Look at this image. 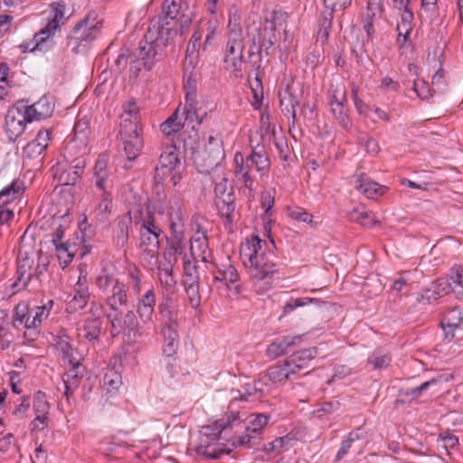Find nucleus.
Here are the masks:
<instances>
[{"instance_id": "864d4df0", "label": "nucleus", "mask_w": 463, "mask_h": 463, "mask_svg": "<svg viewBox=\"0 0 463 463\" xmlns=\"http://www.w3.org/2000/svg\"><path fill=\"white\" fill-rule=\"evenodd\" d=\"M292 440L293 439L289 435L279 437L273 441L266 444L264 447V451L268 453L279 454L281 451L288 449L290 447Z\"/></svg>"}, {"instance_id": "aec40b11", "label": "nucleus", "mask_w": 463, "mask_h": 463, "mask_svg": "<svg viewBox=\"0 0 463 463\" xmlns=\"http://www.w3.org/2000/svg\"><path fill=\"white\" fill-rule=\"evenodd\" d=\"M180 165L177 148L175 146H166L161 153L158 165L155 169L154 180L156 184H160L164 179L177 169Z\"/></svg>"}, {"instance_id": "c9c22d12", "label": "nucleus", "mask_w": 463, "mask_h": 463, "mask_svg": "<svg viewBox=\"0 0 463 463\" xmlns=\"http://www.w3.org/2000/svg\"><path fill=\"white\" fill-rule=\"evenodd\" d=\"M216 209L225 223L230 227L239 219V213L237 211L235 196L227 197L214 202Z\"/></svg>"}, {"instance_id": "e433bc0d", "label": "nucleus", "mask_w": 463, "mask_h": 463, "mask_svg": "<svg viewBox=\"0 0 463 463\" xmlns=\"http://www.w3.org/2000/svg\"><path fill=\"white\" fill-rule=\"evenodd\" d=\"M27 117L25 111L21 113L17 111V115L9 113L5 118V130L11 139H14L22 135L25 128Z\"/></svg>"}, {"instance_id": "5701e85b", "label": "nucleus", "mask_w": 463, "mask_h": 463, "mask_svg": "<svg viewBox=\"0 0 463 463\" xmlns=\"http://www.w3.org/2000/svg\"><path fill=\"white\" fill-rule=\"evenodd\" d=\"M177 261L170 254H163L162 260L158 261L157 277L165 291L170 295L174 292L176 281L173 276V269Z\"/></svg>"}, {"instance_id": "3c124183", "label": "nucleus", "mask_w": 463, "mask_h": 463, "mask_svg": "<svg viewBox=\"0 0 463 463\" xmlns=\"http://www.w3.org/2000/svg\"><path fill=\"white\" fill-rule=\"evenodd\" d=\"M90 298L89 288H78L75 287V294L73 298L68 304V309L77 311L83 309Z\"/></svg>"}, {"instance_id": "a18cd8bd", "label": "nucleus", "mask_w": 463, "mask_h": 463, "mask_svg": "<svg viewBox=\"0 0 463 463\" xmlns=\"http://www.w3.org/2000/svg\"><path fill=\"white\" fill-rule=\"evenodd\" d=\"M463 322V307H455L445 312L440 325L444 330L449 328L452 331L458 328Z\"/></svg>"}, {"instance_id": "393cba45", "label": "nucleus", "mask_w": 463, "mask_h": 463, "mask_svg": "<svg viewBox=\"0 0 463 463\" xmlns=\"http://www.w3.org/2000/svg\"><path fill=\"white\" fill-rule=\"evenodd\" d=\"M302 335H286L276 339L266 349V354L270 359H276L285 354L288 349L298 346L302 343Z\"/></svg>"}, {"instance_id": "7c9ffc66", "label": "nucleus", "mask_w": 463, "mask_h": 463, "mask_svg": "<svg viewBox=\"0 0 463 463\" xmlns=\"http://www.w3.org/2000/svg\"><path fill=\"white\" fill-rule=\"evenodd\" d=\"M56 347L63 354V360L67 361L70 365H80V357L71 342V337L64 332L61 331L57 335Z\"/></svg>"}, {"instance_id": "412c9836", "label": "nucleus", "mask_w": 463, "mask_h": 463, "mask_svg": "<svg viewBox=\"0 0 463 463\" xmlns=\"http://www.w3.org/2000/svg\"><path fill=\"white\" fill-rule=\"evenodd\" d=\"M185 108L184 127L187 125L192 129H196L207 116V110L203 109V103L194 99V92H187L185 96Z\"/></svg>"}, {"instance_id": "338daca9", "label": "nucleus", "mask_w": 463, "mask_h": 463, "mask_svg": "<svg viewBox=\"0 0 463 463\" xmlns=\"http://www.w3.org/2000/svg\"><path fill=\"white\" fill-rule=\"evenodd\" d=\"M185 293L187 295L190 306L196 309L201 305V294L199 289V283L184 285Z\"/></svg>"}, {"instance_id": "1a4fd4ad", "label": "nucleus", "mask_w": 463, "mask_h": 463, "mask_svg": "<svg viewBox=\"0 0 463 463\" xmlns=\"http://www.w3.org/2000/svg\"><path fill=\"white\" fill-rule=\"evenodd\" d=\"M245 44L243 33L233 29L227 33V42L223 52L224 69L236 78L242 77V67L245 63Z\"/></svg>"}, {"instance_id": "13d9d810", "label": "nucleus", "mask_w": 463, "mask_h": 463, "mask_svg": "<svg viewBox=\"0 0 463 463\" xmlns=\"http://www.w3.org/2000/svg\"><path fill=\"white\" fill-rule=\"evenodd\" d=\"M199 283V273L194 262L185 260L184 262V285H191Z\"/></svg>"}, {"instance_id": "5fc2aeb1", "label": "nucleus", "mask_w": 463, "mask_h": 463, "mask_svg": "<svg viewBox=\"0 0 463 463\" xmlns=\"http://www.w3.org/2000/svg\"><path fill=\"white\" fill-rule=\"evenodd\" d=\"M33 410L35 415L49 416L50 404L44 392L38 391L33 396Z\"/></svg>"}, {"instance_id": "c85d7f7f", "label": "nucleus", "mask_w": 463, "mask_h": 463, "mask_svg": "<svg viewBox=\"0 0 463 463\" xmlns=\"http://www.w3.org/2000/svg\"><path fill=\"white\" fill-rule=\"evenodd\" d=\"M239 279V273L227 258L224 261L216 264V271L213 273V283H222L228 287L230 283H235Z\"/></svg>"}, {"instance_id": "774afa93", "label": "nucleus", "mask_w": 463, "mask_h": 463, "mask_svg": "<svg viewBox=\"0 0 463 463\" xmlns=\"http://www.w3.org/2000/svg\"><path fill=\"white\" fill-rule=\"evenodd\" d=\"M341 402L338 400H332L321 404L319 408L313 411V415L322 418L325 414H332L341 408Z\"/></svg>"}, {"instance_id": "603ef678", "label": "nucleus", "mask_w": 463, "mask_h": 463, "mask_svg": "<svg viewBox=\"0 0 463 463\" xmlns=\"http://www.w3.org/2000/svg\"><path fill=\"white\" fill-rule=\"evenodd\" d=\"M453 292L458 298L463 299V266H457L451 269L449 275Z\"/></svg>"}, {"instance_id": "ddd939ff", "label": "nucleus", "mask_w": 463, "mask_h": 463, "mask_svg": "<svg viewBox=\"0 0 463 463\" xmlns=\"http://www.w3.org/2000/svg\"><path fill=\"white\" fill-rule=\"evenodd\" d=\"M99 33L96 24H90L88 19L80 21L68 37V46L75 54L84 52L89 44L94 41Z\"/></svg>"}, {"instance_id": "6e6d98bb", "label": "nucleus", "mask_w": 463, "mask_h": 463, "mask_svg": "<svg viewBox=\"0 0 463 463\" xmlns=\"http://www.w3.org/2000/svg\"><path fill=\"white\" fill-rule=\"evenodd\" d=\"M55 248L60 264L62 265V268L67 267L74 257V253L71 250L72 245L68 242L57 243Z\"/></svg>"}, {"instance_id": "20e7f679", "label": "nucleus", "mask_w": 463, "mask_h": 463, "mask_svg": "<svg viewBox=\"0 0 463 463\" xmlns=\"http://www.w3.org/2000/svg\"><path fill=\"white\" fill-rule=\"evenodd\" d=\"M234 176L249 192L248 197H254L256 190V180L254 172L264 175L268 173L270 162L263 150L253 149L251 153L244 157L241 152H236L233 157Z\"/></svg>"}, {"instance_id": "9b49d317", "label": "nucleus", "mask_w": 463, "mask_h": 463, "mask_svg": "<svg viewBox=\"0 0 463 463\" xmlns=\"http://www.w3.org/2000/svg\"><path fill=\"white\" fill-rule=\"evenodd\" d=\"M157 213L167 222L170 233L184 232L186 212L184 200L181 194L171 195L165 205L158 209Z\"/></svg>"}, {"instance_id": "4c0bfd02", "label": "nucleus", "mask_w": 463, "mask_h": 463, "mask_svg": "<svg viewBox=\"0 0 463 463\" xmlns=\"http://www.w3.org/2000/svg\"><path fill=\"white\" fill-rule=\"evenodd\" d=\"M112 209V196L110 191L102 192L100 195V201L96 205L90 215L93 219L99 223L106 222Z\"/></svg>"}, {"instance_id": "cd10ccee", "label": "nucleus", "mask_w": 463, "mask_h": 463, "mask_svg": "<svg viewBox=\"0 0 463 463\" xmlns=\"http://www.w3.org/2000/svg\"><path fill=\"white\" fill-rule=\"evenodd\" d=\"M63 16L64 14L61 10L58 8L54 10L53 18L48 22L43 29L34 34L33 42L35 43V46L33 49L43 50V43L60 28V22L62 20Z\"/></svg>"}, {"instance_id": "0eeeda50", "label": "nucleus", "mask_w": 463, "mask_h": 463, "mask_svg": "<svg viewBox=\"0 0 463 463\" xmlns=\"http://www.w3.org/2000/svg\"><path fill=\"white\" fill-rule=\"evenodd\" d=\"M104 317L111 325L113 336L122 334L128 343H137L149 335V328H145L133 310L123 312H104Z\"/></svg>"}, {"instance_id": "f704fd0d", "label": "nucleus", "mask_w": 463, "mask_h": 463, "mask_svg": "<svg viewBox=\"0 0 463 463\" xmlns=\"http://www.w3.org/2000/svg\"><path fill=\"white\" fill-rule=\"evenodd\" d=\"M93 176L95 178V185L101 192L109 191L110 180L109 171L108 169V159L105 155L100 156L94 165Z\"/></svg>"}, {"instance_id": "c756f323", "label": "nucleus", "mask_w": 463, "mask_h": 463, "mask_svg": "<svg viewBox=\"0 0 463 463\" xmlns=\"http://www.w3.org/2000/svg\"><path fill=\"white\" fill-rule=\"evenodd\" d=\"M355 188L369 199L382 196L387 191V187L371 180L366 175L361 174L357 176Z\"/></svg>"}, {"instance_id": "f8f14e48", "label": "nucleus", "mask_w": 463, "mask_h": 463, "mask_svg": "<svg viewBox=\"0 0 463 463\" xmlns=\"http://www.w3.org/2000/svg\"><path fill=\"white\" fill-rule=\"evenodd\" d=\"M254 418L248 425H245L241 419V425L233 430L245 429L244 434L234 435L231 438L233 446L253 447L256 440L260 439L263 429L268 425L269 416L266 413H257L252 415Z\"/></svg>"}, {"instance_id": "b1692460", "label": "nucleus", "mask_w": 463, "mask_h": 463, "mask_svg": "<svg viewBox=\"0 0 463 463\" xmlns=\"http://www.w3.org/2000/svg\"><path fill=\"white\" fill-rule=\"evenodd\" d=\"M102 309V306L96 302L90 304L91 316L86 318L81 330L84 332L83 337L92 342L99 338L101 333L102 319L96 317V314Z\"/></svg>"}, {"instance_id": "f3484780", "label": "nucleus", "mask_w": 463, "mask_h": 463, "mask_svg": "<svg viewBox=\"0 0 463 463\" xmlns=\"http://www.w3.org/2000/svg\"><path fill=\"white\" fill-rule=\"evenodd\" d=\"M329 96L330 108L334 117L344 128H347L351 125V120L347 114L345 87L343 84L332 85Z\"/></svg>"}, {"instance_id": "79ce46f5", "label": "nucleus", "mask_w": 463, "mask_h": 463, "mask_svg": "<svg viewBox=\"0 0 463 463\" xmlns=\"http://www.w3.org/2000/svg\"><path fill=\"white\" fill-rule=\"evenodd\" d=\"M143 276V272L137 266H128L127 269L128 282L126 285L128 287V290L130 289L131 293L136 296H139L141 293Z\"/></svg>"}, {"instance_id": "de8ad7c7", "label": "nucleus", "mask_w": 463, "mask_h": 463, "mask_svg": "<svg viewBox=\"0 0 463 463\" xmlns=\"http://www.w3.org/2000/svg\"><path fill=\"white\" fill-rule=\"evenodd\" d=\"M401 20L397 24L398 41L402 38V43H405L414 27V13L401 14Z\"/></svg>"}, {"instance_id": "4468645a", "label": "nucleus", "mask_w": 463, "mask_h": 463, "mask_svg": "<svg viewBox=\"0 0 463 463\" xmlns=\"http://www.w3.org/2000/svg\"><path fill=\"white\" fill-rule=\"evenodd\" d=\"M161 232V229L155 223L153 214L149 213L139 229V249L150 257L156 256Z\"/></svg>"}, {"instance_id": "2eb2a0df", "label": "nucleus", "mask_w": 463, "mask_h": 463, "mask_svg": "<svg viewBox=\"0 0 463 463\" xmlns=\"http://www.w3.org/2000/svg\"><path fill=\"white\" fill-rule=\"evenodd\" d=\"M119 134L128 159L129 161L136 159L143 147L139 126L137 122L131 120L128 123V119H126L120 125Z\"/></svg>"}, {"instance_id": "f257e3e1", "label": "nucleus", "mask_w": 463, "mask_h": 463, "mask_svg": "<svg viewBox=\"0 0 463 463\" xmlns=\"http://www.w3.org/2000/svg\"><path fill=\"white\" fill-rule=\"evenodd\" d=\"M188 5L184 0H165L162 5V14L151 20L144 38L139 43L138 64L150 70L156 57L162 54L164 48L175 32L178 21H191L187 14Z\"/></svg>"}, {"instance_id": "9d476101", "label": "nucleus", "mask_w": 463, "mask_h": 463, "mask_svg": "<svg viewBox=\"0 0 463 463\" xmlns=\"http://www.w3.org/2000/svg\"><path fill=\"white\" fill-rule=\"evenodd\" d=\"M225 153L221 138L209 136L202 149L193 153V160L199 172L210 174L215 170L224 159Z\"/></svg>"}, {"instance_id": "bb28decb", "label": "nucleus", "mask_w": 463, "mask_h": 463, "mask_svg": "<svg viewBox=\"0 0 463 463\" xmlns=\"http://www.w3.org/2000/svg\"><path fill=\"white\" fill-rule=\"evenodd\" d=\"M317 354V347L302 349L288 356L286 360L293 369L294 373L297 374L302 370L308 368L310 362L316 357Z\"/></svg>"}, {"instance_id": "a878e982", "label": "nucleus", "mask_w": 463, "mask_h": 463, "mask_svg": "<svg viewBox=\"0 0 463 463\" xmlns=\"http://www.w3.org/2000/svg\"><path fill=\"white\" fill-rule=\"evenodd\" d=\"M88 145L87 141L71 138L64 147V159L72 164H76V162L80 160L83 163V166H86L85 157L89 152Z\"/></svg>"}, {"instance_id": "a211bd4d", "label": "nucleus", "mask_w": 463, "mask_h": 463, "mask_svg": "<svg viewBox=\"0 0 463 463\" xmlns=\"http://www.w3.org/2000/svg\"><path fill=\"white\" fill-rule=\"evenodd\" d=\"M248 35L252 41V44L257 46L260 53L265 52L267 55L277 41L274 25L267 24L262 26L260 23H253L251 26H248Z\"/></svg>"}, {"instance_id": "39448f33", "label": "nucleus", "mask_w": 463, "mask_h": 463, "mask_svg": "<svg viewBox=\"0 0 463 463\" xmlns=\"http://www.w3.org/2000/svg\"><path fill=\"white\" fill-rule=\"evenodd\" d=\"M94 285L104 296L107 307L104 312H117L121 307L128 305V287L113 272L102 269L96 277Z\"/></svg>"}, {"instance_id": "7ed1b4c3", "label": "nucleus", "mask_w": 463, "mask_h": 463, "mask_svg": "<svg viewBox=\"0 0 463 463\" xmlns=\"http://www.w3.org/2000/svg\"><path fill=\"white\" fill-rule=\"evenodd\" d=\"M241 417L238 412H232L227 418L216 420L215 425L203 427L199 437V442L195 447L198 455L206 458L215 459L224 454H229L231 449L221 441L222 434L228 436L230 430L241 425Z\"/></svg>"}, {"instance_id": "c03bdc74", "label": "nucleus", "mask_w": 463, "mask_h": 463, "mask_svg": "<svg viewBox=\"0 0 463 463\" xmlns=\"http://www.w3.org/2000/svg\"><path fill=\"white\" fill-rule=\"evenodd\" d=\"M409 71L415 76L416 78L413 80V90L417 94V96L420 99H428L432 97L431 89L430 88L428 82L424 80L418 79V67L410 63L408 65Z\"/></svg>"}, {"instance_id": "09e8293b", "label": "nucleus", "mask_w": 463, "mask_h": 463, "mask_svg": "<svg viewBox=\"0 0 463 463\" xmlns=\"http://www.w3.org/2000/svg\"><path fill=\"white\" fill-rule=\"evenodd\" d=\"M348 218L352 222L360 223L366 228H372L377 222L374 215L364 209L354 208L348 213Z\"/></svg>"}, {"instance_id": "473e14b6", "label": "nucleus", "mask_w": 463, "mask_h": 463, "mask_svg": "<svg viewBox=\"0 0 463 463\" xmlns=\"http://www.w3.org/2000/svg\"><path fill=\"white\" fill-rule=\"evenodd\" d=\"M27 121L40 120L50 117L53 111V105L47 97H42L31 106L25 107Z\"/></svg>"}, {"instance_id": "bf43d9fd", "label": "nucleus", "mask_w": 463, "mask_h": 463, "mask_svg": "<svg viewBox=\"0 0 463 463\" xmlns=\"http://www.w3.org/2000/svg\"><path fill=\"white\" fill-rule=\"evenodd\" d=\"M90 134V123L88 120L80 118L78 119L73 128V139L87 141L89 143V137Z\"/></svg>"}, {"instance_id": "680f3d73", "label": "nucleus", "mask_w": 463, "mask_h": 463, "mask_svg": "<svg viewBox=\"0 0 463 463\" xmlns=\"http://www.w3.org/2000/svg\"><path fill=\"white\" fill-rule=\"evenodd\" d=\"M233 195V188L228 185L227 178L222 177L221 180L215 184L214 202L227 197H232Z\"/></svg>"}, {"instance_id": "8fccbe9b", "label": "nucleus", "mask_w": 463, "mask_h": 463, "mask_svg": "<svg viewBox=\"0 0 463 463\" xmlns=\"http://www.w3.org/2000/svg\"><path fill=\"white\" fill-rule=\"evenodd\" d=\"M179 111L177 109L165 122L160 126L161 131L166 137H171L180 131L181 128L184 127L181 119L179 118Z\"/></svg>"}, {"instance_id": "a19ab883", "label": "nucleus", "mask_w": 463, "mask_h": 463, "mask_svg": "<svg viewBox=\"0 0 463 463\" xmlns=\"http://www.w3.org/2000/svg\"><path fill=\"white\" fill-rule=\"evenodd\" d=\"M162 331L165 338L163 352L165 355L172 356L178 347V334L171 325H165Z\"/></svg>"}, {"instance_id": "0e129e2a", "label": "nucleus", "mask_w": 463, "mask_h": 463, "mask_svg": "<svg viewBox=\"0 0 463 463\" xmlns=\"http://www.w3.org/2000/svg\"><path fill=\"white\" fill-rule=\"evenodd\" d=\"M360 439V436L357 432L352 431L348 434L346 439H345L342 443L339 450L336 453L335 456V462L340 461L344 458V457L349 452V449H351L354 441L358 440Z\"/></svg>"}, {"instance_id": "4d7b16f0", "label": "nucleus", "mask_w": 463, "mask_h": 463, "mask_svg": "<svg viewBox=\"0 0 463 463\" xmlns=\"http://www.w3.org/2000/svg\"><path fill=\"white\" fill-rule=\"evenodd\" d=\"M170 239L168 240V250L164 251L163 254H170L173 258H176V254L180 253L182 250L184 232L170 233Z\"/></svg>"}, {"instance_id": "052dcab7", "label": "nucleus", "mask_w": 463, "mask_h": 463, "mask_svg": "<svg viewBox=\"0 0 463 463\" xmlns=\"http://www.w3.org/2000/svg\"><path fill=\"white\" fill-rule=\"evenodd\" d=\"M392 361L391 356L388 354H383L381 351H374L371 356H369L367 362L372 364L373 369H384L389 366Z\"/></svg>"}, {"instance_id": "4be33fe9", "label": "nucleus", "mask_w": 463, "mask_h": 463, "mask_svg": "<svg viewBox=\"0 0 463 463\" xmlns=\"http://www.w3.org/2000/svg\"><path fill=\"white\" fill-rule=\"evenodd\" d=\"M278 96L282 113L291 118L292 126H294L298 120L296 108L299 105V96L293 86L289 84L280 88Z\"/></svg>"}, {"instance_id": "ea45409f", "label": "nucleus", "mask_w": 463, "mask_h": 463, "mask_svg": "<svg viewBox=\"0 0 463 463\" xmlns=\"http://www.w3.org/2000/svg\"><path fill=\"white\" fill-rule=\"evenodd\" d=\"M203 36V33L201 30L194 31L187 44L186 55L184 62L185 73L189 70L190 66L193 68V60L197 58Z\"/></svg>"}, {"instance_id": "72a5a7b5", "label": "nucleus", "mask_w": 463, "mask_h": 463, "mask_svg": "<svg viewBox=\"0 0 463 463\" xmlns=\"http://www.w3.org/2000/svg\"><path fill=\"white\" fill-rule=\"evenodd\" d=\"M132 224L133 219L130 212L118 218L114 234L116 243L118 247L124 248L127 246L129 234L132 232Z\"/></svg>"}, {"instance_id": "2f4dec72", "label": "nucleus", "mask_w": 463, "mask_h": 463, "mask_svg": "<svg viewBox=\"0 0 463 463\" xmlns=\"http://www.w3.org/2000/svg\"><path fill=\"white\" fill-rule=\"evenodd\" d=\"M325 9L321 14L320 24L328 29L332 26L335 13L344 11L351 5L352 0H323Z\"/></svg>"}, {"instance_id": "f03ea898", "label": "nucleus", "mask_w": 463, "mask_h": 463, "mask_svg": "<svg viewBox=\"0 0 463 463\" xmlns=\"http://www.w3.org/2000/svg\"><path fill=\"white\" fill-rule=\"evenodd\" d=\"M241 259L247 269L253 289L262 295L273 287L279 268L274 254L268 249V243L257 235L246 238L241 244Z\"/></svg>"}, {"instance_id": "37998d69", "label": "nucleus", "mask_w": 463, "mask_h": 463, "mask_svg": "<svg viewBox=\"0 0 463 463\" xmlns=\"http://www.w3.org/2000/svg\"><path fill=\"white\" fill-rule=\"evenodd\" d=\"M453 292L451 282L447 279H437L430 288L425 291V297L427 299H438L449 292Z\"/></svg>"}, {"instance_id": "e2e57ef3", "label": "nucleus", "mask_w": 463, "mask_h": 463, "mask_svg": "<svg viewBox=\"0 0 463 463\" xmlns=\"http://www.w3.org/2000/svg\"><path fill=\"white\" fill-rule=\"evenodd\" d=\"M154 313V307L136 306V315L138 320L143 326H145V328H149V331L151 330V325L153 324Z\"/></svg>"}, {"instance_id": "69168bd1", "label": "nucleus", "mask_w": 463, "mask_h": 463, "mask_svg": "<svg viewBox=\"0 0 463 463\" xmlns=\"http://www.w3.org/2000/svg\"><path fill=\"white\" fill-rule=\"evenodd\" d=\"M121 375L114 369H109L104 375V385L107 386L109 392L118 389L121 385Z\"/></svg>"}, {"instance_id": "dca6fc26", "label": "nucleus", "mask_w": 463, "mask_h": 463, "mask_svg": "<svg viewBox=\"0 0 463 463\" xmlns=\"http://www.w3.org/2000/svg\"><path fill=\"white\" fill-rule=\"evenodd\" d=\"M207 233L208 228L196 219L194 232L190 239V251L194 260H200L203 262H208L212 256Z\"/></svg>"}, {"instance_id": "423d86ee", "label": "nucleus", "mask_w": 463, "mask_h": 463, "mask_svg": "<svg viewBox=\"0 0 463 463\" xmlns=\"http://www.w3.org/2000/svg\"><path fill=\"white\" fill-rule=\"evenodd\" d=\"M294 373L293 369L287 363L285 359L282 363H278L269 366L264 374L254 382L252 387L246 389L245 392L240 396H234L233 400L249 401L250 397L253 396L255 399H262L267 392L271 389L268 382L272 383L283 384L286 381L290 380Z\"/></svg>"}, {"instance_id": "58836bf2", "label": "nucleus", "mask_w": 463, "mask_h": 463, "mask_svg": "<svg viewBox=\"0 0 463 463\" xmlns=\"http://www.w3.org/2000/svg\"><path fill=\"white\" fill-rule=\"evenodd\" d=\"M80 365L72 366L62 376L64 384V396L69 404H71V399L73 397L74 392L78 389L80 383V377L78 373Z\"/></svg>"}, {"instance_id": "6e6552de", "label": "nucleus", "mask_w": 463, "mask_h": 463, "mask_svg": "<svg viewBox=\"0 0 463 463\" xmlns=\"http://www.w3.org/2000/svg\"><path fill=\"white\" fill-rule=\"evenodd\" d=\"M49 261L46 257L37 253L34 256H25L18 260L16 280L12 284L14 289L17 291L32 287V289H37L42 282V278L45 274Z\"/></svg>"}, {"instance_id": "6ab92c4d", "label": "nucleus", "mask_w": 463, "mask_h": 463, "mask_svg": "<svg viewBox=\"0 0 463 463\" xmlns=\"http://www.w3.org/2000/svg\"><path fill=\"white\" fill-rule=\"evenodd\" d=\"M85 166L82 161L72 164L64 159L52 167L53 177L61 185H74L79 182L84 173Z\"/></svg>"}, {"instance_id": "49530a36", "label": "nucleus", "mask_w": 463, "mask_h": 463, "mask_svg": "<svg viewBox=\"0 0 463 463\" xmlns=\"http://www.w3.org/2000/svg\"><path fill=\"white\" fill-rule=\"evenodd\" d=\"M24 190V182L19 179L14 180L0 192V203H7L15 200L23 194Z\"/></svg>"}]
</instances>
